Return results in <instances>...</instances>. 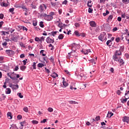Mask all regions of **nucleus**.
Masks as SVG:
<instances>
[{
  "mask_svg": "<svg viewBox=\"0 0 129 129\" xmlns=\"http://www.w3.org/2000/svg\"><path fill=\"white\" fill-rule=\"evenodd\" d=\"M98 39L102 42H103V41H106V40H107V38H106V33H105V32L101 33L99 36Z\"/></svg>",
  "mask_w": 129,
  "mask_h": 129,
  "instance_id": "obj_1",
  "label": "nucleus"
},
{
  "mask_svg": "<svg viewBox=\"0 0 129 129\" xmlns=\"http://www.w3.org/2000/svg\"><path fill=\"white\" fill-rule=\"evenodd\" d=\"M112 59L114 61H116V62H118V61L120 59V56L114 53V54L112 56Z\"/></svg>",
  "mask_w": 129,
  "mask_h": 129,
  "instance_id": "obj_2",
  "label": "nucleus"
},
{
  "mask_svg": "<svg viewBox=\"0 0 129 129\" xmlns=\"http://www.w3.org/2000/svg\"><path fill=\"white\" fill-rule=\"evenodd\" d=\"M6 52L8 56H12L13 55L15 54V51H13L12 50H6Z\"/></svg>",
  "mask_w": 129,
  "mask_h": 129,
  "instance_id": "obj_3",
  "label": "nucleus"
},
{
  "mask_svg": "<svg viewBox=\"0 0 129 129\" xmlns=\"http://www.w3.org/2000/svg\"><path fill=\"white\" fill-rule=\"evenodd\" d=\"M40 10H41V13H42V12H44V9H45V10H47V6L46 5H45V4H42L39 7Z\"/></svg>",
  "mask_w": 129,
  "mask_h": 129,
  "instance_id": "obj_4",
  "label": "nucleus"
},
{
  "mask_svg": "<svg viewBox=\"0 0 129 129\" xmlns=\"http://www.w3.org/2000/svg\"><path fill=\"white\" fill-rule=\"evenodd\" d=\"M10 87L12 88V89H15V90H17V89H19V85H13L12 84H11L10 85Z\"/></svg>",
  "mask_w": 129,
  "mask_h": 129,
  "instance_id": "obj_5",
  "label": "nucleus"
},
{
  "mask_svg": "<svg viewBox=\"0 0 129 129\" xmlns=\"http://www.w3.org/2000/svg\"><path fill=\"white\" fill-rule=\"evenodd\" d=\"M80 47V45L79 44H77L76 43H73L72 46V50H74V49H78Z\"/></svg>",
  "mask_w": 129,
  "mask_h": 129,
  "instance_id": "obj_6",
  "label": "nucleus"
},
{
  "mask_svg": "<svg viewBox=\"0 0 129 129\" xmlns=\"http://www.w3.org/2000/svg\"><path fill=\"white\" fill-rule=\"evenodd\" d=\"M46 41L48 44H50V43H54V39H52L50 37H48L46 38Z\"/></svg>",
  "mask_w": 129,
  "mask_h": 129,
  "instance_id": "obj_7",
  "label": "nucleus"
},
{
  "mask_svg": "<svg viewBox=\"0 0 129 129\" xmlns=\"http://www.w3.org/2000/svg\"><path fill=\"white\" fill-rule=\"evenodd\" d=\"M53 16H50V15H48L46 17V18H45V20L46 21H48V22H49L50 21H52V20H53Z\"/></svg>",
  "mask_w": 129,
  "mask_h": 129,
  "instance_id": "obj_8",
  "label": "nucleus"
},
{
  "mask_svg": "<svg viewBox=\"0 0 129 129\" xmlns=\"http://www.w3.org/2000/svg\"><path fill=\"white\" fill-rule=\"evenodd\" d=\"M122 120L123 122H126L127 123H128L129 122V117H127L126 116H125L123 117Z\"/></svg>",
  "mask_w": 129,
  "mask_h": 129,
  "instance_id": "obj_9",
  "label": "nucleus"
},
{
  "mask_svg": "<svg viewBox=\"0 0 129 129\" xmlns=\"http://www.w3.org/2000/svg\"><path fill=\"white\" fill-rule=\"evenodd\" d=\"M89 24L91 27H93L94 28H95L96 27V23L94 21H90Z\"/></svg>",
  "mask_w": 129,
  "mask_h": 129,
  "instance_id": "obj_10",
  "label": "nucleus"
},
{
  "mask_svg": "<svg viewBox=\"0 0 129 129\" xmlns=\"http://www.w3.org/2000/svg\"><path fill=\"white\" fill-rule=\"evenodd\" d=\"M7 76L11 78V79H12V80H18V79L16 78V77H12L11 75H10V73L7 74Z\"/></svg>",
  "mask_w": 129,
  "mask_h": 129,
  "instance_id": "obj_11",
  "label": "nucleus"
},
{
  "mask_svg": "<svg viewBox=\"0 0 129 129\" xmlns=\"http://www.w3.org/2000/svg\"><path fill=\"white\" fill-rule=\"evenodd\" d=\"M125 99H121V102L122 103H125V102H126V101H127V99H128V98H127V97H126V96H124Z\"/></svg>",
  "mask_w": 129,
  "mask_h": 129,
  "instance_id": "obj_12",
  "label": "nucleus"
},
{
  "mask_svg": "<svg viewBox=\"0 0 129 129\" xmlns=\"http://www.w3.org/2000/svg\"><path fill=\"white\" fill-rule=\"evenodd\" d=\"M7 116H8L9 119H12V118H13V116H12V112H8L7 113Z\"/></svg>",
  "mask_w": 129,
  "mask_h": 129,
  "instance_id": "obj_13",
  "label": "nucleus"
},
{
  "mask_svg": "<svg viewBox=\"0 0 129 129\" xmlns=\"http://www.w3.org/2000/svg\"><path fill=\"white\" fill-rule=\"evenodd\" d=\"M11 40H12V41H13L14 42H18V37L13 36L11 38Z\"/></svg>",
  "mask_w": 129,
  "mask_h": 129,
  "instance_id": "obj_14",
  "label": "nucleus"
},
{
  "mask_svg": "<svg viewBox=\"0 0 129 129\" xmlns=\"http://www.w3.org/2000/svg\"><path fill=\"white\" fill-rule=\"evenodd\" d=\"M11 92H12V90H11V88H8L6 89V94H11Z\"/></svg>",
  "mask_w": 129,
  "mask_h": 129,
  "instance_id": "obj_15",
  "label": "nucleus"
},
{
  "mask_svg": "<svg viewBox=\"0 0 129 129\" xmlns=\"http://www.w3.org/2000/svg\"><path fill=\"white\" fill-rule=\"evenodd\" d=\"M112 115H113V113H112V112H108L107 115V117L110 118Z\"/></svg>",
  "mask_w": 129,
  "mask_h": 129,
  "instance_id": "obj_16",
  "label": "nucleus"
},
{
  "mask_svg": "<svg viewBox=\"0 0 129 129\" xmlns=\"http://www.w3.org/2000/svg\"><path fill=\"white\" fill-rule=\"evenodd\" d=\"M115 54L117 55L118 56H120L121 55V51L120 50H116Z\"/></svg>",
  "mask_w": 129,
  "mask_h": 129,
  "instance_id": "obj_17",
  "label": "nucleus"
},
{
  "mask_svg": "<svg viewBox=\"0 0 129 129\" xmlns=\"http://www.w3.org/2000/svg\"><path fill=\"white\" fill-rule=\"evenodd\" d=\"M51 76V77H52V78H55L56 77H58V75L56 73H53Z\"/></svg>",
  "mask_w": 129,
  "mask_h": 129,
  "instance_id": "obj_18",
  "label": "nucleus"
},
{
  "mask_svg": "<svg viewBox=\"0 0 129 129\" xmlns=\"http://www.w3.org/2000/svg\"><path fill=\"white\" fill-rule=\"evenodd\" d=\"M92 3V2L91 0H90L88 2L87 6H88V7H89V8H91V7H92V3Z\"/></svg>",
  "mask_w": 129,
  "mask_h": 129,
  "instance_id": "obj_19",
  "label": "nucleus"
},
{
  "mask_svg": "<svg viewBox=\"0 0 129 129\" xmlns=\"http://www.w3.org/2000/svg\"><path fill=\"white\" fill-rule=\"evenodd\" d=\"M118 62H119L120 63V65H123V64H124V62L123 61V60L122 59H119L118 60Z\"/></svg>",
  "mask_w": 129,
  "mask_h": 129,
  "instance_id": "obj_20",
  "label": "nucleus"
},
{
  "mask_svg": "<svg viewBox=\"0 0 129 129\" xmlns=\"http://www.w3.org/2000/svg\"><path fill=\"white\" fill-rule=\"evenodd\" d=\"M99 4H105V2H108V0H98Z\"/></svg>",
  "mask_w": 129,
  "mask_h": 129,
  "instance_id": "obj_21",
  "label": "nucleus"
},
{
  "mask_svg": "<svg viewBox=\"0 0 129 129\" xmlns=\"http://www.w3.org/2000/svg\"><path fill=\"white\" fill-rule=\"evenodd\" d=\"M44 66H45V65L42 63H39L37 64V67H38V68H42V67H44Z\"/></svg>",
  "mask_w": 129,
  "mask_h": 129,
  "instance_id": "obj_22",
  "label": "nucleus"
},
{
  "mask_svg": "<svg viewBox=\"0 0 129 129\" xmlns=\"http://www.w3.org/2000/svg\"><path fill=\"white\" fill-rule=\"evenodd\" d=\"M74 34L75 35H76V36H77L78 37H80V36H81V34H80V33H79V32L77 31H75Z\"/></svg>",
  "mask_w": 129,
  "mask_h": 129,
  "instance_id": "obj_23",
  "label": "nucleus"
},
{
  "mask_svg": "<svg viewBox=\"0 0 129 129\" xmlns=\"http://www.w3.org/2000/svg\"><path fill=\"white\" fill-rule=\"evenodd\" d=\"M63 38H64V36H63V34H60L58 36V39H59V40H63Z\"/></svg>",
  "mask_w": 129,
  "mask_h": 129,
  "instance_id": "obj_24",
  "label": "nucleus"
},
{
  "mask_svg": "<svg viewBox=\"0 0 129 129\" xmlns=\"http://www.w3.org/2000/svg\"><path fill=\"white\" fill-rule=\"evenodd\" d=\"M109 11H108V10H106V13H103V16L104 17H106V16H107V15H109Z\"/></svg>",
  "mask_w": 129,
  "mask_h": 129,
  "instance_id": "obj_25",
  "label": "nucleus"
},
{
  "mask_svg": "<svg viewBox=\"0 0 129 129\" xmlns=\"http://www.w3.org/2000/svg\"><path fill=\"white\" fill-rule=\"evenodd\" d=\"M122 2L124 5H127L129 3V0H122Z\"/></svg>",
  "mask_w": 129,
  "mask_h": 129,
  "instance_id": "obj_26",
  "label": "nucleus"
},
{
  "mask_svg": "<svg viewBox=\"0 0 129 129\" xmlns=\"http://www.w3.org/2000/svg\"><path fill=\"white\" fill-rule=\"evenodd\" d=\"M1 6L2 7H8V6H9V4L5 3V2H3L2 3V4H1Z\"/></svg>",
  "mask_w": 129,
  "mask_h": 129,
  "instance_id": "obj_27",
  "label": "nucleus"
},
{
  "mask_svg": "<svg viewBox=\"0 0 129 129\" xmlns=\"http://www.w3.org/2000/svg\"><path fill=\"white\" fill-rule=\"evenodd\" d=\"M44 22L43 21H41L39 23V26L41 27V28H44Z\"/></svg>",
  "mask_w": 129,
  "mask_h": 129,
  "instance_id": "obj_28",
  "label": "nucleus"
},
{
  "mask_svg": "<svg viewBox=\"0 0 129 129\" xmlns=\"http://www.w3.org/2000/svg\"><path fill=\"white\" fill-rule=\"evenodd\" d=\"M23 110L25 112H29V109L28 108V107H25L23 108Z\"/></svg>",
  "mask_w": 129,
  "mask_h": 129,
  "instance_id": "obj_29",
  "label": "nucleus"
},
{
  "mask_svg": "<svg viewBox=\"0 0 129 129\" xmlns=\"http://www.w3.org/2000/svg\"><path fill=\"white\" fill-rule=\"evenodd\" d=\"M26 68H27V67L24 66L20 67V69L22 70V71H24L26 69Z\"/></svg>",
  "mask_w": 129,
  "mask_h": 129,
  "instance_id": "obj_30",
  "label": "nucleus"
},
{
  "mask_svg": "<svg viewBox=\"0 0 129 129\" xmlns=\"http://www.w3.org/2000/svg\"><path fill=\"white\" fill-rule=\"evenodd\" d=\"M32 123L33 124H38V123H39V122L37 120H33L32 121Z\"/></svg>",
  "mask_w": 129,
  "mask_h": 129,
  "instance_id": "obj_31",
  "label": "nucleus"
},
{
  "mask_svg": "<svg viewBox=\"0 0 129 129\" xmlns=\"http://www.w3.org/2000/svg\"><path fill=\"white\" fill-rule=\"evenodd\" d=\"M25 123H26V121H22L20 122V124L22 126V127H21L20 129H23V127L24 126V124H25Z\"/></svg>",
  "mask_w": 129,
  "mask_h": 129,
  "instance_id": "obj_32",
  "label": "nucleus"
},
{
  "mask_svg": "<svg viewBox=\"0 0 129 129\" xmlns=\"http://www.w3.org/2000/svg\"><path fill=\"white\" fill-rule=\"evenodd\" d=\"M48 16V15L46 14H41V17H43V18H44V20L47 18V16Z\"/></svg>",
  "mask_w": 129,
  "mask_h": 129,
  "instance_id": "obj_33",
  "label": "nucleus"
},
{
  "mask_svg": "<svg viewBox=\"0 0 129 129\" xmlns=\"http://www.w3.org/2000/svg\"><path fill=\"white\" fill-rule=\"evenodd\" d=\"M57 33H58V31H53L52 32L51 34H52V36H53V37H55V35H56Z\"/></svg>",
  "mask_w": 129,
  "mask_h": 129,
  "instance_id": "obj_34",
  "label": "nucleus"
},
{
  "mask_svg": "<svg viewBox=\"0 0 129 129\" xmlns=\"http://www.w3.org/2000/svg\"><path fill=\"white\" fill-rule=\"evenodd\" d=\"M44 52H45V50H41L40 52V54H42V56H46V54L44 53Z\"/></svg>",
  "mask_w": 129,
  "mask_h": 129,
  "instance_id": "obj_35",
  "label": "nucleus"
},
{
  "mask_svg": "<svg viewBox=\"0 0 129 129\" xmlns=\"http://www.w3.org/2000/svg\"><path fill=\"white\" fill-rule=\"evenodd\" d=\"M0 35L2 36H6V31H0Z\"/></svg>",
  "mask_w": 129,
  "mask_h": 129,
  "instance_id": "obj_36",
  "label": "nucleus"
},
{
  "mask_svg": "<svg viewBox=\"0 0 129 129\" xmlns=\"http://www.w3.org/2000/svg\"><path fill=\"white\" fill-rule=\"evenodd\" d=\"M63 83V85L64 87H67V86H68V83H67L66 82H62Z\"/></svg>",
  "mask_w": 129,
  "mask_h": 129,
  "instance_id": "obj_37",
  "label": "nucleus"
},
{
  "mask_svg": "<svg viewBox=\"0 0 129 129\" xmlns=\"http://www.w3.org/2000/svg\"><path fill=\"white\" fill-rule=\"evenodd\" d=\"M48 111H49V112H53V108H52L51 107H49L47 109Z\"/></svg>",
  "mask_w": 129,
  "mask_h": 129,
  "instance_id": "obj_38",
  "label": "nucleus"
},
{
  "mask_svg": "<svg viewBox=\"0 0 129 129\" xmlns=\"http://www.w3.org/2000/svg\"><path fill=\"white\" fill-rule=\"evenodd\" d=\"M14 11H15V8H11L9 9L10 13H12V14H14Z\"/></svg>",
  "mask_w": 129,
  "mask_h": 129,
  "instance_id": "obj_39",
  "label": "nucleus"
},
{
  "mask_svg": "<svg viewBox=\"0 0 129 129\" xmlns=\"http://www.w3.org/2000/svg\"><path fill=\"white\" fill-rule=\"evenodd\" d=\"M75 26L76 28H79V27H80V24H79L78 23H76L75 24Z\"/></svg>",
  "mask_w": 129,
  "mask_h": 129,
  "instance_id": "obj_40",
  "label": "nucleus"
},
{
  "mask_svg": "<svg viewBox=\"0 0 129 129\" xmlns=\"http://www.w3.org/2000/svg\"><path fill=\"white\" fill-rule=\"evenodd\" d=\"M44 41H45V38L44 37V36H42L40 39V42H41V43H42V42H44Z\"/></svg>",
  "mask_w": 129,
  "mask_h": 129,
  "instance_id": "obj_41",
  "label": "nucleus"
},
{
  "mask_svg": "<svg viewBox=\"0 0 129 129\" xmlns=\"http://www.w3.org/2000/svg\"><path fill=\"white\" fill-rule=\"evenodd\" d=\"M31 8H32V9H36L37 7L35 5H33V4H32L31 5Z\"/></svg>",
  "mask_w": 129,
  "mask_h": 129,
  "instance_id": "obj_42",
  "label": "nucleus"
},
{
  "mask_svg": "<svg viewBox=\"0 0 129 129\" xmlns=\"http://www.w3.org/2000/svg\"><path fill=\"white\" fill-rule=\"evenodd\" d=\"M110 43H111V40H108V41H107V42H106V45H107V46H110V45H109V44H110Z\"/></svg>",
  "mask_w": 129,
  "mask_h": 129,
  "instance_id": "obj_43",
  "label": "nucleus"
},
{
  "mask_svg": "<svg viewBox=\"0 0 129 129\" xmlns=\"http://www.w3.org/2000/svg\"><path fill=\"white\" fill-rule=\"evenodd\" d=\"M112 18H113V16L112 15H110L108 18V20L109 21H111V20H112Z\"/></svg>",
  "mask_w": 129,
  "mask_h": 129,
  "instance_id": "obj_44",
  "label": "nucleus"
},
{
  "mask_svg": "<svg viewBox=\"0 0 129 129\" xmlns=\"http://www.w3.org/2000/svg\"><path fill=\"white\" fill-rule=\"evenodd\" d=\"M125 96H126V97L127 98H129V91H128L127 93H125Z\"/></svg>",
  "mask_w": 129,
  "mask_h": 129,
  "instance_id": "obj_45",
  "label": "nucleus"
},
{
  "mask_svg": "<svg viewBox=\"0 0 129 129\" xmlns=\"http://www.w3.org/2000/svg\"><path fill=\"white\" fill-rule=\"evenodd\" d=\"M92 12H93V9H92L91 8H89L88 13H89V14H91V13H92Z\"/></svg>",
  "mask_w": 129,
  "mask_h": 129,
  "instance_id": "obj_46",
  "label": "nucleus"
},
{
  "mask_svg": "<svg viewBox=\"0 0 129 129\" xmlns=\"http://www.w3.org/2000/svg\"><path fill=\"white\" fill-rule=\"evenodd\" d=\"M18 95L20 98H23V97H24V96L22 95V93H18Z\"/></svg>",
  "mask_w": 129,
  "mask_h": 129,
  "instance_id": "obj_47",
  "label": "nucleus"
},
{
  "mask_svg": "<svg viewBox=\"0 0 129 129\" xmlns=\"http://www.w3.org/2000/svg\"><path fill=\"white\" fill-rule=\"evenodd\" d=\"M115 41H116V42H117V43H119V41H120V38H119V37H117V38L115 39Z\"/></svg>",
  "mask_w": 129,
  "mask_h": 129,
  "instance_id": "obj_48",
  "label": "nucleus"
},
{
  "mask_svg": "<svg viewBox=\"0 0 129 129\" xmlns=\"http://www.w3.org/2000/svg\"><path fill=\"white\" fill-rule=\"evenodd\" d=\"M21 28L23 29V31H26V32L28 31V29L24 26H22Z\"/></svg>",
  "mask_w": 129,
  "mask_h": 129,
  "instance_id": "obj_49",
  "label": "nucleus"
},
{
  "mask_svg": "<svg viewBox=\"0 0 129 129\" xmlns=\"http://www.w3.org/2000/svg\"><path fill=\"white\" fill-rule=\"evenodd\" d=\"M89 61H90V63H94V64H95V60L94 59H92L91 60H89Z\"/></svg>",
  "mask_w": 129,
  "mask_h": 129,
  "instance_id": "obj_50",
  "label": "nucleus"
},
{
  "mask_svg": "<svg viewBox=\"0 0 129 129\" xmlns=\"http://www.w3.org/2000/svg\"><path fill=\"white\" fill-rule=\"evenodd\" d=\"M96 120H100V116H97L95 118Z\"/></svg>",
  "mask_w": 129,
  "mask_h": 129,
  "instance_id": "obj_51",
  "label": "nucleus"
},
{
  "mask_svg": "<svg viewBox=\"0 0 129 129\" xmlns=\"http://www.w3.org/2000/svg\"><path fill=\"white\" fill-rule=\"evenodd\" d=\"M49 47H51L52 48L50 49V50H54V46L53 45H52V44H50L48 45Z\"/></svg>",
  "mask_w": 129,
  "mask_h": 129,
  "instance_id": "obj_52",
  "label": "nucleus"
},
{
  "mask_svg": "<svg viewBox=\"0 0 129 129\" xmlns=\"http://www.w3.org/2000/svg\"><path fill=\"white\" fill-rule=\"evenodd\" d=\"M70 89H71V90H73V89H75V90H76V89H77V88H74V87H73V86L71 85V86H70Z\"/></svg>",
  "mask_w": 129,
  "mask_h": 129,
  "instance_id": "obj_53",
  "label": "nucleus"
},
{
  "mask_svg": "<svg viewBox=\"0 0 129 129\" xmlns=\"http://www.w3.org/2000/svg\"><path fill=\"white\" fill-rule=\"evenodd\" d=\"M49 59L50 60V62L54 63V57L53 56H51Z\"/></svg>",
  "mask_w": 129,
  "mask_h": 129,
  "instance_id": "obj_54",
  "label": "nucleus"
},
{
  "mask_svg": "<svg viewBox=\"0 0 129 129\" xmlns=\"http://www.w3.org/2000/svg\"><path fill=\"white\" fill-rule=\"evenodd\" d=\"M47 121V119H44L43 120L40 121L41 123H45Z\"/></svg>",
  "mask_w": 129,
  "mask_h": 129,
  "instance_id": "obj_55",
  "label": "nucleus"
},
{
  "mask_svg": "<svg viewBox=\"0 0 129 129\" xmlns=\"http://www.w3.org/2000/svg\"><path fill=\"white\" fill-rule=\"evenodd\" d=\"M68 3V1H67V0H64V1H63L62 3V5H67V3Z\"/></svg>",
  "mask_w": 129,
  "mask_h": 129,
  "instance_id": "obj_56",
  "label": "nucleus"
},
{
  "mask_svg": "<svg viewBox=\"0 0 129 129\" xmlns=\"http://www.w3.org/2000/svg\"><path fill=\"white\" fill-rule=\"evenodd\" d=\"M22 116L21 115H18V116H17V118H18V119H22Z\"/></svg>",
  "mask_w": 129,
  "mask_h": 129,
  "instance_id": "obj_57",
  "label": "nucleus"
},
{
  "mask_svg": "<svg viewBox=\"0 0 129 129\" xmlns=\"http://www.w3.org/2000/svg\"><path fill=\"white\" fill-rule=\"evenodd\" d=\"M35 40L36 42H40V38L39 37H35Z\"/></svg>",
  "mask_w": 129,
  "mask_h": 129,
  "instance_id": "obj_58",
  "label": "nucleus"
},
{
  "mask_svg": "<svg viewBox=\"0 0 129 129\" xmlns=\"http://www.w3.org/2000/svg\"><path fill=\"white\" fill-rule=\"evenodd\" d=\"M58 27L59 28H60V29H62V28H63V26H62V23H59V24L58 25Z\"/></svg>",
  "mask_w": 129,
  "mask_h": 129,
  "instance_id": "obj_59",
  "label": "nucleus"
},
{
  "mask_svg": "<svg viewBox=\"0 0 129 129\" xmlns=\"http://www.w3.org/2000/svg\"><path fill=\"white\" fill-rule=\"evenodd\" d=\"M19 70V66L15 67V69L14 70V71H18Z\"/></svg>",
  "mask_w": 129,
  "mask_h": 129,
  "instance_id": "obj_60",
  "label": "nucleus"
},
{
  "mask_svg": "<svg viewBox=\"0 0 129 129\" xmlns=\"http://www.w3.org/2000/svg\"><path fill=\"white\" fill-rule=\"evenodd\" d=\"M32 67H33V69H36V62H33L32 64Z\"/></svg>",
  "mask_w": 129,
  "mask_h": 129,
  "instance_id": "obj_61",
  "label": "nucleus"
},
{
  "mask_svg": "<svg viewBox=\"0 0 129 129\" xmlns=\"http://www.w3.org/2000/svg\"><path fill=\"white\" fill-rule=\"evenodd\" d=\"M37 21H33V25L36 27V26H37Z\"/></svg>",
  "mask_w": 129,
  "mask_h": 129,
  "instance_id": "obj_62",
  "label": "nucleus"
},
{
  "mask_svg": "<svg viewBox=\"0 0 129 129\" xmlns=\"http://www.w3.org/2000/svg\"><path fill=\"white\" fill-rule=\"evenodd\" d=\"M49 15L51 16V17H53V16L55 15V13L51 12L49 13Z\"/></svg>",
  "mask_w": 129,
  "mask_h": 129,
  "instance_id": "obj_63",
  "label": "nucleus"
},
{
  "mask_svg": "<svg viewBox=\"0 0 129 129\" xmlns=\"http://www.w3.org/2000/svg\"><path fill=\"white\" fill-rule=\"evenodd\" d=\"M0 19L1 20H3V19H4V14H3L2 13L0 14Z\"/></svg>",
  "mask_w": 129,
  "mask_h": 129,
  "instance_id": "obj_64",
  "label": "nucleus"
}]
</instances>
